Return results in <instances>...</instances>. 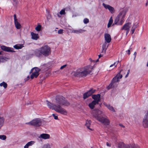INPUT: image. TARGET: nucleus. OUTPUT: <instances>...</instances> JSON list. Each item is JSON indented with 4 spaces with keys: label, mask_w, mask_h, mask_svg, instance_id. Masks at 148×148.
<instances>
[{
    "label": "nucleus",
    "mask_w": 148,
    "mask_h": 148,
    "mask_svg": "<svg viewBox=\"0 0 148 148\" xmlns=\"http://www.w3.org/2000/svg\"><path fill=\"white\" fill-rule=\"evenodd\" d=\"M47 105L49 108L54 110L56 112L62 115H66L68 114V111L62 108L61 106H67L69 105V103L62 96L57 95L56 99L55 104L47 101Z\"/></svg>",
    "instance_id": "nucleus-1"
},
{
    "label": "nucleus",
    "mask_w": 148,
    "mask_h": 148,
    "mask_svg": "<svg viewBox=\"0 0 148 148\" xmlns=\"http://www.w3.org/2000/svg\"><path fill=\"white\" fill-rule=\"evenodd\" d=\"M91 114L93 116L100 122L106 125L110 124V121L103 112L99 109L92 111Z\"/></svg>",
    "instance_id": "nucleus-2"
},
{
    "label": "nucleus",
    "mask_w": 148,
    "mask_h": 148,
    "mask_svg": "<svg viewBox=\"0 0 148 148\" xmlns=\"http://www.w3.org/2000/svg\"><path fill=\"white\" fill-rule=\"evenodd\" d=\"M93 69V66L88 65L84 68L78 69L75 71H73L71 75L75 77H82L90 74Z\"/></svg>",
    "instance_id": "nucleus-3"
},
{
    "label": "nucleus",
    "mask_w": 148,
    "mask_h": 148,
    "mask_svg": "<svg viewBox=\"0 0 148 148\" xmlns=\"http://www.w3.org/2000/svg\"><path fill=\"white\" fill-rule=\"evenodd\" d=\"M126 13V11L124 10L120 12L115 19V24L117 25H121L124 21V18Z\"/></svg>",
    "instance_id": "nucleus-4"
},
{
    "label": "nucleus",
    "mask_w": 148,
    "mask_h": 148,
    "mask_svg": "<svg viewBox=\"0 0 148 148\" xmlns=\"http://www.w3.org/2000/svg\"><path fill=\"white\" fill-rule=\"evenodd\" d=\"M122 76L120 73H119L116 75L112 79L111 83L107 87V88L109 90L113 87V84L116 82H119V79L122 78Z\"/></svg>",
    "instance_id": "nucleus-5"
},
{
    "label": "nucleus",
    "mask_w": 148,
    "mask_h": 148,
    "mask_svg": "<svg viewBox=\"0 0 148 148\" xmlns=\"http://www.w3.org/2000/svg\"><path fill=\"white\" fill-rule=\"evenodd\" d=\"M42 55L45 56H49L51 53V49L48 45H45L40 48Z\"/></svg>",
    "instance_id": "nucleus-6"
},
{
    "label": "nucleus",
    "mask_w": 148,
    "mask_h": 148,
    "mask_svg": "<svg viewBox=\"0 0 148 148\" xmlns=\"http://www.w3.org/2000/svg\"><path fill=\"white\" fill-rule=\"evenodd\" d=\"M27 123L34 126L39 127L41 125L42 122L40 119L36 118L28 123Z\"/></svg>",
    "instance_id": "nucleus-7"
},
{
    "label": "nucleus",
    "mask_w": 148,
    "mask_h": 148,
    "mask_svg": "<svg viewBox=\"0 0 148 148\" xmlns=\"http://www.w3.org/2000/svg\"><path fill=\"white\" fill-rule=\"evenodd\" d=\"M29 56L31 57L36 56L38 57H42V55L40 48L32 51V53L30 54Z\"/></svg>",
    "instance_id": "nucleus-8"
},
{
    "label": "nucleus",
    "mask_w": 148,
    "mask_h": 148,
    "mask_svg": "<svg viewBox=\"0 0 148 148\" xmlns=\"http://www.w3.org/2000/svg\"><path fill=\"white\" fill-rule=\"evenodd\" d=\"M40 70L38 67H34L32 69L31 72L32 73L31 78L32 79L34 78H36L39 75Z\"/></svg>",
    "instance_id": "nucleus-9"
},
{
    "label": "nucleus",
    "mask_w": 148,
    "mask_h": 148,
    "mask_svg": "<svg viewBox=\"0 0 148 148\" xmlns=\"http://www.w3.org/2000/svg\"><path fill=\"white\" fill-rule=\"evenodd\" d=\"M102 5L106 9L108 10L111 14H113L114 12V9L112 7L108 4H106L104 3L102 4Z\"/></svg>",
    "instance_id": "nucleus-10"
},
{
    "label": "nucleus",
    "mask_w": 148,
    "mask_h": 148,
    "mask_svg": "<svg viewBox=\"0 0 148 148\" xmlns=\"http://www.w3.org/2000/svg\"><path fill=\"white\" fill-rule=\"evenodd\" d=\"M131 26V23H125L122 28V29L126 31V34L129 33V29Z\"/></svg>",
    "instance_id": "nucleus-11"
},
{
    "label": "nucleus",
    "mask_w": 148,
    "mask_h": 148,
    "mask_svg": "<svg viewBox=\"0 0 148 148\" xmlns=\"http://www.w3.org/2000/svg\"><path fill=\"white\" fill-rule=\"evenodd\" d=\"M95 90L91 89L86 92L84 93L83 95L84 99H86L90 96H91L93 93L95 92Z\"/></svg>",
    "instance_id": "nucleus-12"
},
{
    "label": "nucleus",
    "mask_w": 148,
    "mask_h": 148,
    "mask_svg": "<svg viewBox=\"0 0 148 148\" xmlns=\"http://www.w3.org/2000/svg\"><path fill=\"white\" fill-rule=\"evenodd\" d=\"M14 20L15 26L17 29H20L21 27V24L16 19V16L14 14Z\"/></svg>",
    "instance_id": "nucleus-13"
},
{
    "label": "nucleus",
    "mask_w": 148,
    "mask_h": 148,
    "mask_svg": "<svg viewBox=\"0 0 148 148\" xmlns=\"http://www.w3.org/2000/svg\"><path fill=\"white\" fill-rule=\"evenodd\" d=\"M1 49L3 50L9 52H14L13 51V48L6 47L5 46H1Z\"/></svg>",
    "instance_id": "nucleus-14"
},
{
    "label": "nucleus",
    "mask_w": 148,
    "mask_h": 148,
    "mask_svg": "<svg viewBox=\"0 0 148 148\" xmlns=\"http://www.w3.org/2000/svg\"><path fill=\"white\" fill-rule=\"evenodd\" d=\"M92 99L94 100L93 101L96 102L97 104H98L100 100V94L94 95L92 96Z\"/></svg>",
    "instance_id": "nucleus-15"
},
{
    "label": "nucleus",
    "mask_w": 148,
    "mask_h": 148,
    "mask_svg": "<svg viewBox=\"0 0 148 148\" xmlns=\"http://www.w3.org/2000/svg\"><path fill=\"white\" fill-rule=\"evenodd\" d=\"M104 105L111 111L115 112L116 111L114 108L109 104H107L106 103H103Z\"/></svg>",
    "instance_id": "nucleus-16"
},
{
    "label": "nucleus",
    "mask_w": 148,
    "mask_h": 148,
    "mask_svg": "<svg viewBox=\"0 0 148 148\" xmlns=\"http://www.w3.org/2000/svg\"><path fill=\"white\" fill-rule=\"evenodd\" d=\"M38 138L40 139L41 138L44 139H48L50 138V135L47 134H42L40 135Z\"/></svg>",
    "instance_id": "nucleus-17"
},
{
    "label": "nucleus",
    "mask_w": 148,
    "mask_h": 148,
    "mask_svg": "<svg viewBox=\"0 0 148 148\" xmlns=\"http://www.w3.org/2000/svg\"><path fill=\"white\" fill-rule=\"evenodd\" d=\"M104 38L106 42L107 43H109L111 42V38L109 34H105L104 35Z\"/></svg>",
    "instance_id": "nucleus-18"
},
{
    "label": "nucleus",
    "mask_w": 148,
    "mask_h": 148,
    "mask_svg": "<svg viewBox=\"0 0 148 148\" xmlns=\"http://www.w3.org/2000/svg\"><path fill=\"white\" fill-rule=\"evenodd\" d=\"M31 38L32 39L35 40H37L39 38L38 34L31 32Z\"/></svg>",
    "instance_id": "nucleus-19"
},
{
    "label": "nucleus",
    "mask_w": 148,
    "mask_h": 148,
    "mask_svg": "<svg viewBox=\"0 0 148 148\" xmlns=\"http://www.w3.org/2000/svg\"><path fill=\"white\" fill-rule=\"evenodd\" d=\"M85 30L82 29H79L78 30L73 29L72 31V33H74L76 34H79L82 33L84 32Z\"/></svg>",
    "instance_id": "nucleus-20"
},
{
    "label": "nucleus",
    "mask_w": 148,
    "mask_h": 148,
    "mask_svg": "<svg viewBox=\"0 0 148 148\" xmlns=\"http://www.w3.org/2000/svg\"><path fill=\"white\" fill-rule=\"evenodd\" d=\"M5 122V118L2 116L0 115V129L4 125Z\"/></svg>",
    "instance_id": "nucleus-21"
},
{
    "label": "nucleus",
    "mask_w": 148,
    "mask_h": 148,
    "mask_svg": "<svg viewBox=\"0 0 148 148\" xmlns=\"http://www.w3.org/2000/svg\"><path fill=\"white\" fill-rule=\"evenodd\" d=\"M97 104V103H96V102L93 101L88 104V106L91 109H92L94 108L95 106Z\"/></svg>",
    "instance_id": "nucleus-22"
},
{
    "label": "nucleus",
    "mask_w": 148,
    "mask_h": 148,
    "mask_svg": "<svg viewBox=\"0 0 148 148\" xmlns=\"http://www.w3.org/2000/svg\"><path fill=\"white\" fill-rule=\"evenodd\" d=\"M91 121L90 120H87L86 121L85 125L86 127L91 131H92V129L90 128V125Z\"/></svg>",
    "instance_id": "nucleus-23"
},
{
    "label": "nucleus",
    "mask_w": 148,
    "mask_h": 148,
    "mask_svg": "<svg viewBox=\"0 0 148 148\" xmlns=\"http://www.w3.org/2000/svg\"><path fill=\"white\" fill-rule=\"evenodd\" d=\"M35 143L34 141H31L28 142L24 147V148H28L30 146L34 145Z\"/></svg>",
    "instance_id": "nucleus-24"
},
{
    "label": "nucleus",
    "mask_w": 148,
    "mask_h": 148,
    "mask_svg": "<svg viewBox=\"0 0 148 148\" xmlns=\"http://www.w3.org/2000/svg\"><path fill=\"white\" fill-rule=\"evenodd\" d=\"M138 26V24L137 23H134L132 26L131 32L132 33V34L134 33L136 28Z\"/></svg>",
    "instance_id": "nucleus-25"
},
{
    "label": "nucleus",
    "mask_w": 148,
    "mask_h": 148,
    "mask_svg": "<svg viewBox=\"0 0 148 148\" xmlns=\"http://www.w3.org/2000/svg\"><path fill=\"white\" fill-rule=\"evenodd\" d=\"M107 42H105L103 44L102 46V52L105 53L106 50L107 49L108 46L107 45Z\"/></svg>",
    "instance_id": "nucleus-26"
},
{
    "label": "nucleus",
    "mask_w": 148,
    "mask_h": 148,
    "mask_svg": "<svg viewBox=\"0 0 148 148\" xmlns=\"http://www.w3.org/2000/svg\"><path fill=\"white\" fill-rule=\"evenodd\" d=\"M23 47L22 44H17L14 45L13 47L16 49H21Z\"/></svg>",
    "instance_id": "nucleus-27"
},
{
    "label": "nucleus",
    "mask_w": 148,
    "mask_h": 148,
    "mask_svg": "<svg viewBox=\"0 0 148 148\" xmlns=\"http://www.w3.org/2000/svg\"><path fill=\"white\" fill-rule=\"evenodd\" d=\"M8 58L3 56H0V63L4 62L8 60Z\"/></svg>",
    "instance_id": "nucleus-28"
},
{
    "label": "nucleus",
    "mask_w": 148,
    "mask_h": 148,
    "mask_svg": "<svg viewBox=\"0 0 148 148\" xmlns=\"http://www.w3.org/2000/svg\"><path fill=\"white\" fill-rule=\"evenodd\" d=\"M113 21L112 18V17H111L109 21V22L108 23L107 25L108 28H109L111 26V25H112V23H113Z\"/></svg>",
    "instance_id": "nucleus-29"
},
{
    "label": "nucleus",
    "mask_w": 148,
    "mask_h": 148,
    "mask_svg": "<svg viewBox=\"0 0 148 148\" xmlns=\"http://www.w3.org/2000/svg\"><path fill=\"white\" fill-rule=\"evenodd\" d=\"M42 26L40 25H38L35 27V30L37 32H39L41 30Z\"/></svg>",
    "instance_id": "nucleus-30"
},
{
    "label": "nucleus",
    "mask_w": 148,
    "mask_h": 148,
    "mask_svg": "<svg viewBox=\"0 0 148 148\" xmlns=\"http://www.w3.org/2000/svg\"><path fill=\"white\" fill-rule=\"evenodd\" d=\"M0 86H3L4 88H6L7 87V84L5 82H3L0 84Z\"/></svg>",
    "instance_id": "nucleus-31"
},
{
    "label": "nucleus",
    "mask_w": 148,
    "mask_h": 148,
    "mask_svg": "<svg viewBox=\"0 0 148 148\" xmlns=\"http://www.w3.org/2000/svg\"><path fill=\"white\" fill-rule=\"evenodd\" d=\"M119 62V61H117L114 62V64L110 65V67H113V68H114L116 66H117V64H118Z\"/></svg>",
    "instance_id": "nucleus-32"
},
{
    "label": "nucleus",
    "mask_w": 148,
    "mask_h": 148,
    "mask_svg": "<svg viewBox=\"0 0 148 148\" xmlns=\"http://www.w3.org/2000/svg\"><path fill=\"white\" fill-rule=\"evenodd\" d=\"M42 148H51V146L49 144L47 143L44 145Z\"/></svg>",
    "instance_id": "nucleus-33"
},
{
    "label": "nucleus",
    "mask_w": 148,
    "mask_h": 148,
    "mask_svg": "<svg viewBox=\"0 0 148 148\" xmlns=\"http://www.w3.org/2000/svg\"><path fill=\"white\" fill-rule=\"evenodd\" d=\"M7 138L6 136L4 135H0V139L2 140H5Z\"/></svg>",
    "instance_id": "nucleus-34"
},
{
    "label": "nucleus",
    "mask_w": 148,
    "mask_h": 148,
    "mask_svg": "<svg viewBox=\"0 0 148 148\" xmlns=\"http://www.w3.org/2000/svg\"><path fill=\"white\" fill-rule=\"evenodd\" d=\"M65 8L62 10L60 12V14L61 15H64L65 14Z\"/></svg>",
    "instance_id": "nucleus-35"
},
{
    "label": "nucleus",
    "mask_w": 148,
    "mask_h": 148,
    "mask_svg": "<svg viewBox=\"0 0 148 148\" xmlns=\"http://www.w3.org/2000/svg\"><path fill=\"white\" fill-rule=\"evenodd\" d=\"M89 19L86 18H84L83 22L84 24H87L89 22Z\"/></svg>",
    "instance_id": "nucleus-36"
},
{
    "label": "nucleus",
    "mask_w": 148,
    "mask_h": 148,
    "mask_svg": "<svg viewBox=\"0 0 148 148\" xmlns=\"http://www.w3.org/2000/svg\"><path fill=\"white\" fill-rule=\"evenodd\" d=\"M52 115L54 117V119L56 120H58V116L57 115H55L54 114H53Z\"/></svg>",
    "instance_id": "nucleus-37"
},
{
    "label": "nucleus",
    "mask_w": 148,
    "mask_h": 148,
    "mask_svg": "<svg viewBox=\"0 0 148 148\" xmlns=\"http://www.w3.org/2000/svg\"><path fill=\"white\" fill-rule=\"evenodd\" d=\"M63 30L60 29L58 31V33L59 34H62L63 33Z\"/></svg>",
    "instance_id": "nucleus-38"
},
{
    "label": "nucleus",
    "mask_w": 148,
    "mask_h": 148,
    "mask_svg": "<svg viewBox=\"0 0 148 148\" xmlns=\"http://www.w3.org/2000/svg\"><path fill=\"white\" fill-rule=\"evenodd\" d=\"M66 65L65 64V65H63V66H61L60 67V69H61V70L63 69L64 68H65L66 67Z\"/></svg>",
    "instance_id": "nucleus-39"
},
{
    "label": "nucleus",
    "mask_w": 148,
    "mask_h": 148,
    "mask_svg": "<svg viewBox=\"0 0 148 148\" xmlns=\"http://www.w3.org/2000/svg\"><path fill=\"white\" fill-rule=\"evenodd\" d=\"M130 70H128L127 72V74H126V75L125 76V77L126 78V77H127L128 76V75H129V73H130Z\"/></svg>",
    "instance_id": "nucleus-40"
},
{
    "label": "nucleus",
    "mask_w": 148,
    "mask_h": 148,
    "mask_svg": "<svg viewBox=\"0 0 148 148\" xmlns=\"http://www.w3.org/2000/svg\"><path fill=\"white\" fill-rule=\"evenodd\" d=\"M136 54H137L136 52H135L134 54V60L136 58Z\"/></svg>",
    "instance_id": "nucleus-41"
},
{
    "label": "nucleus",
    "mask_w": 148,
    "mask_h": 148,
    "mask_svg": "<svg viewBox=\"0 0 148 148\" xmlns=\"http://www.w3.org/2000/svg\"><path fill=\"white\" fill-rule=\"evenodd\" d=\"M126 52L128 55H130V50L129 49L127 50V51H126Z\"/></svg>",
    "instance_id": "nucleus-42"
},
{
    "label": "nucleus",
    "mask_w": 148,
    "mask_h": 148,
    "mask_svg": "<svg viewBox=\"0 0 148 148\" xmlns=\"http://www.w3.org/2000/svg\"><path fill=\"white\" fill-rule=\"evenodd\" d=\"M29 78V76H27V77L26 79H25V81H27L28 80Z\"/></svg>",
    "instance_id": "nucleus-43"
},
{
    "label": "nucleus",
    "mask_w": 148,
    "mask_h": 148,
    "mask_svg": "<svg viewBox=\"0 0 148 148\" xmlns=\"http://www.w3.org/2000/svg\"><path fill=\"white\" fill-rule=\"evenodd\" d=\"M106 145L107 146L110 147L111 146L110 144L108 143V142L106 143Z\"/></svg>",
    "instance_id": "nucleus-44"
},
{
    "label": "nucleus",
    "mask_w": 148,
    "mask_h": 148,
    "mask_svg": "<svg viewBox=\"0 0 148 148\" xmlns=\"http://www.w3.org/2000/svg\"><path fill=\"white\" fill-rule=\"evenodd\" d=\"M99 61V60L98 59L96 61L95 60H93V62H98Z\"/></svg>",
    "instance_id": "nucleus-45"
},
{
    "label": "nucleus",
    "mask_w": 148,
    "mask_h": 148,
    "mask_svg": "<svg viewBox=\"0 0 148 148\" xmlns=\"http://www.w3.org/2000/svg\"><path fill=\"white\" fill-rule=\"evenodd\" d=\"M89 60H90V61L91 62H93V60H92V59H91V58H90L89 59Z\"/></svg>",
    "instance_id": "nucleus-46"
},
{
    "label": "nucleus",
    "mask_w": 148,
    "mask_h": 148,
    "mask_svg": "<svg viewBox=\"0 0 148 148\" xmlns=\"http://www.w3.org/2000/svg\"><path fill=\"white\" fill-rule=\"evenodd\" d=\"M102 56V55L101 54H100L99 55V58H100Z\"/></svg>",
    "instance_id": "nucleus-47"
},
{
    "label": "nucleus",
    "mask_w": 148,
    "mask_h": 148,
    "mask_svg": "<svg viewBox=\"0 0 148 148\" xmlns=\"http://www.w3.org/2000/svg\"><path fill=\"white\" fill-rule=\"evenodd\" d=\"M51 17V16L50 15H49V16H48L47 17V18L48 19H50V18Z\"/></svg>",
    "instance_id": "nucleus-48"
},
{
    "label": "nucleus",
    "mask_w": 148,
    "mask_h": 148,
    "mask_svg": "<svg viewBox=\"0 0 148 148\" xmlns=\"http://www.w3.org/2000/svg\"><path fill=\"white\" fill-rule=\"evenodd\" d=\"M148 4V2H147V3H145V6H147Z\"/></svg>",
    "instance_id": "nucleus-49"
},
{
    "label": "nucleus",
    "mask_w": 148,
    "mask_h": 148,
    "mask_svg": "<svg viewBox=\"0 0 148 148\" xmlns=\"http://www.w3.org/2000/svg\"><path fill=\"white\" fill-rule=\"evenodd\" d=\"M76 16V15H73L72 16V17H74Z\"/></svg>",
    "instance_id": "nucleus-50"
},
{
    "label": "nucleus",
    "mask_w": 148,
    "mask_h": 148,
    "mask_svg": "<svg viewBox=\"0 0 148 148\" xmlns=\"http://www.w3.org/2000/svg\"><path fill=\"white\" fill-rule=\"evenodd\" d=\"M122 127H124V126L123 125H120Z\"/></svg>",
    "instance_id": "nucleus-51"
},
{
    "label": "nucleus",
    "mask_w": 148,
    "mask_h": 148,
    "mask_svg": "<svg viewBox=\"0 0 148 148\" xmlns=\"http://www.w3.org/2000/svg\"><path fill=\"white\" fill-rule=\"evenodd\" d=\"M57 15H58V17H60V16H59V15L58 14H57Z\"/></svg>",
    "instance_id": "nucleus-52"
},
{
    "label": "nucleus",
    "mask_w": 148,
    "mask_h": 148,
    "mask_svg": "<svg viewBox=\"0 0 148 148\" xmlns=\"http://www.w3.org/2000/svg\"><path fill=\"white\" fill-rule=\"evenodd\" d=\"M13 1L14 2H15V0H13Z\"/></svg>",
    "instance_id": "nucleus-53"
},
{
    "label": "nucleus",
    "mask_w": 148,
    "mask_h": 148,
    "mask_svg": "<svg viewBox=\"0 0 148 148\" xmlns=\"http://www.w3.org/2000/svg\"><path fill=\"white\" fill-rule=\"evenodd\" d=\"M1 54V52H0V55Z\"/></svg>",
    "instance_id": "nucleus-54"
}]
</instances>
